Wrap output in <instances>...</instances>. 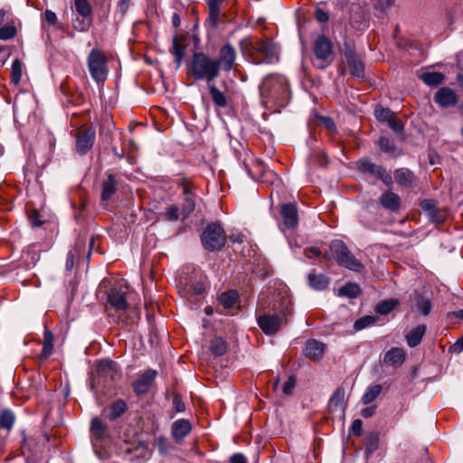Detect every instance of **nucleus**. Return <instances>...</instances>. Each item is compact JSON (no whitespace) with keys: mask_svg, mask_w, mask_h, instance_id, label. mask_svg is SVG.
Instances as JSON below:
<instances>
[{"mask_svg":"<svg viewBox=\"0 0 463 463\" xmlns=\"http://www.w3.org/2000/svg\"><path fill=\"white\" fill-rule=\"evenodd\" d=\"M296 384V378L295 376L291 375L288 377V379L285 382L282 387V392L286 395H289L292 393L293 389Z\"/></svg>","mask_w":463,"mask_h":463,"instance_id":"52","label":"nucleus"},{"mask_svg":"<svg viewBox=\"0 0 463 463\" xmlns=\"http://www.w3.org/2000/svg\"><path fill=\"white\" fill-rule=\"evenodd\" d=\"M375 410H376V406L375 405L366 407V408L362 410L361 415L364 418H366V419L370 418V417H372L374 414Z\"/></svg>","mask_w":463,"mask_h":463,"instance_id":"61","label":"nucleus"},{"mask_svg":"<svg viewBox=\"0 0 463 463\" xmlns=\"http://www.w3.org/2000/svg\"><path fill=\"white\" fill-rule=\"evenodd\" d=\"M382 390L383 387L381 384L369 386L361 399L362 402L364 404L372 403L380 395Z\"/></svg>","mask_w":463,"mask_h":463,"instance_id":"36","label":"nucleus"},{"mask_svg":"<svg viewBox=\"0 0 463 463\" xmlns=\"http://www.w3.org/2000/svg\"><path fill=\"white\" fill-rule=\"evenodd\" d=\"M260 93L261 102L266 107L284 108L290 99L288 82L282 75L265 77L260 85Z\"/></svg>","mask_w":463,"mask_h":463,"instance_id":"1","label":"nucleus"},{"mask_svg":"<svg viewBox=\"0 0 463 463\" xmlns=\"http://www.w3.org/2000/svg\"><path fill=\"white\" fill-rule=\"evenodd\" d=\"M420 208L428 214L430 219L435 222H441L444 220V215L437 208L436 203L430 199H425L420 203Z\"/></svg>","mask_w":463,"mask_h":463,"instance_id":"26","label":"nucleus"},{"mask_svg":"<svg viewBox=\"0 0 463 463\" xmlns=\"http://www.w3.org/2000/svg\"><path fill=\"white\" fill-rule=\"evenodd\" d=\"M351 430L354 435L360 437L363 433V421L360 419H356L353 421Z\"/></svg>","mask_w":463,"mask_h":463,"instance_id":"54","label":"nucleus"},{"mask_svg":"<svg viewBox=\"0 0 463 463\" xmlns=\"http://www.w3.org/2000/svg\"><path fill=\"white\" fill-rule=\"evenodd\" d=\"M118 180L113 174H109L108 178L102 183L101 200L109 201L117 192Z\"/></svg>","mask_w":463,"mask_h":463,"instance_id":"27","label":"nucleus"},{"mask_svg":"<svg viewBox=\"0 0 463 463\" xmlns=\"http://www.w3.org/2000/svg\"><path fill=\"white\" fill-rule=\"evenodd\" d=\"M127 409L128 405L126 402L122 399H118L109 406L108 418L110 420H114L120 417L127 411Z\"/></svg>","mask_w":463,"mask_h":463,"instance_id":"32","label":"nucleus"},{"mask_svg":"<svg viewBox=\"0 0 463 463\" xmlns=\"http://www.w3.org/2000/svg\"><path fill=\"white\" fill-rule=\"evenodd\" d=\"M165 219L170 222H175L179 218V208L175 204H172L165 213Z\"/></svg>","mask_w":463,"mask_h":463,"instance_id":"50","label":"nucleus"},{"mask_svg":"<svg viewBox=\"0 0 463 463\" xmlns=\"http://www.w3.org/2000/svg\"><path fill=\"white\" fill-rule=\"evenodd\" d=\"M188 73L196 80L213 81L220 74L217 61L203 52H194L187 65Z\"/></svg>","mask_w":463,"mask_h":463,"instance_id":"3","label":"nucleus"},{"mask_svg":"<svg viewBox=\"0 0 463 463\" xmlns=\"http://www.w3.org/2000/svg\"><path fill=\"white\" fill-rule=\"evenodd\" d=\"M157 375V372L153 369L145 371L137 381L133 383V389L136 394L142 395L146 393Z\"/></svg>","mask_w":463,"mask_h":463,"instance_id":"13","label":"nucleus"},{"mask_svg":"<svg viewBox=\"0 0 463 463\" xmlns=\"http://www.w3.org/2000/svg\"><path fill=\"white\" fill-rule=\"evenodd\" d=\"M379 436L376 433H372L366 436L364 440L365 452L367 455H372L378 449L379 447Z\"/></svg>","mask_w":463,"mask_h":463,"instance_id":"42","label":"nucleus"},{"mask_svg":"<svg viewBox=\"0 0 463 463\" xmlns=\"http://www.w3.org/2000/svg\"><path fill=\"white\" fill-rule=\"evenodd\" d=\"M358 170L363 174L374 176L381 180L385 185H392L393 181L392 175L382 165L372 163L367 158H363L358 163Z\"/></svg>","mask_w":463,"mask_h":463,"instance_id":"9","label":"nucleus"},{"mask_svg":"<svg viewBox=\"0 0 463 463\" xmlns=\"http://www.w3.org/2000/svg\"><path fill=\"white\" fill-rule=\"evenodd\" d=\"M378 146L383 152L389 154L393 157H397L402 155V150L397 147L394 143L388 137H380L378 140Z\"/></svg>","mask_w":463,"mask_h":463,"instance_id":"30","label":"nucleus"},{"mask_svg":"<svg viewBox=\"0 0 463 463\" xmlns=\"http://www.w3.org/2000/svg\"><path fill=\"white\" fill-rule=\"evenodd\" d=\"M96 133L93 129H86L78 134L76 138V150L80 155H86L93 146Z\"/></svg>","mask_w":463,"mask_h":463,"instance_id":"16","label":"nucleus"},{"mask_svg":"<svg viewBox=\"0 0 463 463\" xmlns=\"http://www.w3.org/2000/svg\"><path fill=\"white\" fill-rule=\"evenodd\" d=\"M107 61L106 55L98 48L92 49L87 57L90 74L97 83L104 82L108 77Z\"/></svg>","mask_w":463,"mask_h":463,"instance_id":"8","label":"nucleus"},{"mask_svg":"<svg viewBox=\"0 0 463 463\" xmlns=\"http://www.w3.org/2000/svg\"><path fill=\"white\" fill-rule=\"evenodd\" d=\"M344 54L351 74L358 78L362 77L364 75V64L350 45H345Z\"/></svg>","mask_w":463,"mask_h":463,"instance_id":"17","label":"nucleus"},{"mask_svg":"<svg viewBox=\"0 0 463 463\" xmlns=\"http://www.w3.org/2000/svg\"><path fill=\"white\" fill-rule=\"evenodd\" d=\"M96 370L98 382L104 385L114 383L119 376V368L117 363L111 360H100L97 363Z\"/></svg>","mask_w":463,"mask_h":463,"instance_id":"10","label":"nucleus"},{"mask_svg":"<svg viewBox=\"0 0 463 463\" xmlns=\"http://www.w3.org/2000/svg\"><path fill=\"white\" fill-rule=\"evenodd\" d=\"M289 305V301L283 302V307L280 310L273 314L265 313L257 318L258 326L265 335H275L283 325L288 323V317L291 315Z\"/></svg>","mask_w":463,"mask_h":463,"instance_id":"5","label":"nucleus"},{"mask_svg":"<svg viewBox=\"0 0 463 463\" xmlns=\"http://www.w3.org/2000/svg\"><path fill=\"white\" fill-rule=\"evenodd\" d=\"M16 34V28L13 25L0 27V40H10Z\"/></svg>","mask_w":463,"mask_h":463,"instance_id":"49","label":"nucleus"},{"mask_svg":"<svg viewBox=\"0 0 463 463\" xmlns=\"http://www.w3.org/2000/svg\"><path fill=\"white\" fill-rule=\"evenodd\" d=\"M203 247L209 251L222 250L226 242V233L221 224L211 222L207 224L201 234Z\"/></svg>","mask_w":463,"mask_h":463,"instance_id":"7","label":"nucleus"},{"mask_svg":"<svg viewBox=\"0 0 463 463\" xmlns=\"http://www.w3.org/2000/svg\"><path fill=\"white\" fill-rule=\"evenodd\" d=\"M22 74V62L20 61V60L15 59L13 61L11 68V82L14 85H18L20 83Z\"/></svg>","mask_w":463,"mask_h":463,"instance_id":"46","label":"nucleus"},{"mask_svg":"<svg viewBox=\"0 0 463 463\" xmlns=\"http://www.w3.org/2000/svg\"><path fill=\"white\" fill-rule=\"evenodd\" d=\"M227 0H206L208 6V22L213 29L219 26L221 5Z\"/></svg>","mask_w":463,"mask_h":463,"instance_id":"22","label":"nucleus"},{"mask_svg":"<svg viewBox=\"0 0 463 463\" xmlns=\"http://www.w3.org/2000/svg\"><path fill=\"white\" fill-rule=\"evenodd\" d=\"M420 79L428 86H438L443 83L445 75L437 71H427L420 75Z\"/></svg>","mask_w":463,"mask_h":463,"instance_id":"31","label":"nucleus"},{"mask_svg":"<svg viewBox=\"0 0 463 463\" xmlns=\"http://www.w3.org/2000/svg\"><path fill=\"white\" fill-rule=\"evenodd\" d=\"M173 405L176 412H183L185 410L184 402L179 394L174 395Z\"/></svg>","mask_w":463,"mask_h":463,"instance_id":"53","label":"nucleus"},{"mask_svg":"<svg viewBox=\"0 0 463 463\" xmlns=\"http://www.w3.org/2000/svg\"><path fill=\"white\" fill-rule=\"evenodd\" d=\"M379 203L384 209L392 212H398L401 208L400 196L392 191L383 192L379 197Z\"/></svg>","mask_w":463,"mask_h":463,"instance_id":"23","label":"nucleus"},{"mask_svg":"<svg viewBox=\"0 0 463 463\" xmlns=\"http://www.w3.org/2000/svg\"><path fill=\"white\" fill-rule=\"evenodd\" d=\"M434 100L442 108H449L457 104L458 96L452 89L443 87L436 92Z\"/></svg>","mask_w":463,"mask_h":463,"instance_id":"18","label":"nucleus"},{"mask_svg":"<svg viewBox=\"0 0 463 463\" xmlns=\"http://www.w3.org/2000/svg\"><path fill=\"white\" fill-rule=\"evenodd\" d=\"M307 279L309 287L315 290L326 289L330 282L329 278L324 274L309 273Z\"/></svg>","mask_w":463,"mask_h":463,"instance_id":"29","label":"nucleus"},{"mask_svg":"<svg viewBox=\"0 0 463 463\" xmlns=\"http://www.w3.org/2000/svg\"><path fill=\"white\" fill-rule=\"evenodd\" d=\"M74 7L80 16H92V8L88 0H74Z\"/></svg>","mask_w":463,"mask_h":463,"instance_id":"44","label":"nucleus"},{"mask_svg":"<svg viewBox=\"0 0 463 463\" xmlns=\"http://www.w3.org/2000/svg\"><path fill=\"white\" fill-rule=\"evenodd\" d=\"M184 49L185 47L183 43L178 39L177 36H175L172 41L170 52L175 56L177 68H179L182 63Z\"/></svg>","mask_w":463,"mask_h":463,"instance_id":"33","label":"nucleus"},{"mask_svg":"<svg viewBox=\"0 0 463 463\" xmlns=\"http://www.w3.org/2000/svg\"><path fill=\"white\" fill-rule=\"evenodd\" d=\"M230 463H247V459L241 453H236L231 457Z\"/></svg>","mask_w":463,"mask_h":463,"instance_id":"62","label":"nucleus"},{"mask_svg":"<svg viewBox=\"0 0 463 463\" xmlns=\"http://www.w3.org/2000/svg\"><path fill=\"white\" fill-rule=\"evenodd\" d=\"M427 327L425 325H419L412 328L407 335H406V341L410 347H416L418 346L425 333H426Z\"/></svg>","mask_w":463,"mask_h":463,"instance_id":"28","label":"nucleus"},{"mask_svg":"<svg viewBox=\"0 0 463 463\" xmlns=\"http://www.w3.org/2000/svg\"><path fill=\"white\" fill-rule=\"evenodd\" d=\"M347 405L345 400V391L343 387H338L331 396L328 402V410L330 412H335L338 410L345 411Z\"/></svg>","mask_w":463,"mask_h":463,"instance_id":"24","label":"nucleus"},{"mask_svg":"<svg viewBox=\"0 0 463 463\" xmlns=\"http://www.w3.org/2000/svg\"><path fill=\"white\" fill-rule=\"evenodd\" d=\"M374 115L377 120L388 123L395 116V113L388 108L378 106L375 108Z\"/></svg>","mask_w":463,"mask_h":463,"instance_id":"45","label":"nucleus"},{"mask_svg":"<svg viewBox=\"0 0 463 463\" xmlns=\"http://www.w3.org/2000/svg\"><path fill=\"white\" fill-rule=\"evenodd\" d=\"M399 305L396 298H389L380 302L376 307V312L380 315H387Z\"/></svg>","mask_w":463,"mask_h":463,"instance_id":"39","label":"nucleus"},{"mask_svg":"<svg viewBox=\"0 0 463 463\" xmlns=\"http://www.w3.org/2000/svg\"><path fill=\"white\" fill-rule=\"evenodd\" d=\"M182 190L184 195L182 203V214L184 219H186L195 209L196 194L194 193V187L191 184H183Z\"/></svg>","mask_w":463,"mask_h":463,"instance_id":"15","label":"nucleus"},{"mask_svg":"<svg viewBox=\"0 0 463 463\" xmlns=\"http://www.w3.org/2000/svg\"><path fill=\"white\" fill-rule=\"evenodd\" d=\"M192 430V424L186 419H179L172 423L171 434L176 442L182 441Z\"/></svg>","mask_w":463,"mask_h":463,"instance_id":"19","label":"nucleus"},{"mask_svg":"<svg viewBox=\"0 0 463 463\" xmlns=\"http://www.w3.org/2000/svg\"><path fill=\"white\" fill-rule=\"evenodd\" d=\"M208 84L209 92L214 105L219 108H225L227 106V99L225 95L215 85Z\"/></svg>","mask_w":463,"mask_h":463,"instance_id":"35","label":"nucleus"},{"mask_svg":"<svg viewBox=\"0 0 463 463\" xmlns=\"http://www.w3.org/2000/svg\"><path fill=\"white\" fill-rule=\"evenodd\" d=\"M320 124L323 125L328 130H334L335 128L334 121L328 117H321Z\"/></svg>","mask_w":463,"mask_h":463,"instance_id":"58","label":"nucleus"},{"mask_svg":"<svg viewBox=\"0 0 463 463\" xmlns=\"http://www.w3.org/2000/svg\"><path fill=\"white\" fill-rule=\"evenodd\" d=\"M395 182L398 185L405 188H412L416 184V176L408 168H398L393 173Z\"/></svg>","mask_w":463,"mask_h":463,"instance_id":"20","label":"nucleus"},{"mask_svg":"<svg viewBox=\"0 0 463 463\" xmlns=\"http://www.w3.org/2000/svg\"><path fill=\"white\" fill-rule=\"evenodd\" d=\"M240 48L255 64H272L279 60V47L269 38L254 42L250 37H245L241 40Z\"/></svg>","mask_w":463,"mask_h":463,"instance_id":"2","label":"nucleus"},{"mask_svg":"<svg viewBox=\"0 0 463 463\" xmlns=\"http://www.w3.org/2000/svg\"><path fill=\"white\" fill-rule=\"evenodd\" d=\"M325 345L317 340L312 339L306 343L304 354L313 360H318L323 356Z\"/></svg>","mask_w":463,"mask_h":463,"instance_id":"25","label":"nucleus"},{"mask_svg":"<svg viewBox=\"0 0 463 463\" xmlns=\"http://www.w3.org/2000/svg\"><path fill=\"white\" fill-rule=\"evenodd\" d=\"M450 350L455 353H460L463 350V335L462 337L450 346Z\"/></svg>","mask_w":463,"mask_h":463,"instance_id":"63","label":"nucleus"},{"mask_svg":"<svg viewBox=\"0 0 463 463\" xmlns=\"http://www.w3.org/2000/svg\"><path fill=\"white\" fill-rule=\"evenodd\" d=\"M334 45L332 41L324 34L318 35L314 41L313 65L320 70L326 69L333 61Z\"/></svg>","mask_w":463,"mask_h":463,"instance_id":"6","label":"nucleus"},{"mask_svg":"<svg viewBox=\"0 0 463 463\" xmlns=\"http://www.w3.org/2000/svg\"><path fill=\"white\" fill-rule=\"evenodd\" d=\"M238 299V293L235 290H229L222 293L220 298V303L225 307L230 308L233 307Z\"/></svg>","mask_w":463,"mask_h":463,"instance_id":"41","label":"nucleus"},{"mask_svg":"<svg viewBox=\"0 0 463 463\" xmlns=\"http://www.w3.org/2000/svg\"><path fill=\"white\" fill-rule=\"evenodd\" d=\"M15 416L10 410H4L0 413V428L10 430L14 423Z\"/></svg>","mask_w":463,"mask_h":463,"instance_id":"40","label":"nucleus"},{"mask_svg":"<svg viewBox=\"0 0 463 463\" xmlns=\"http://www.w3.org/2000/svg\"><path fill=\"white\" fill-rule=\"evenodd\" d=\"M406 358V352L400 347H392L383 357V363L387 365L397 368L401 366Z\"/></svg>","mask_w":463,"mask_h":463,"instance_id":"21","label":"nucleus"},{"mask_svg":"<svg viewBox=\"0 0 463 463\" xmlns=\"http://www.w3.org/2000/svg\"><path fill=\"white\" fill-rule=\"evenodd\" d=\"M210 350L215 356H222L227 351L226 342L222 337H214L210 343Z\"/></svg>","mask_w":463,"mask_h":463,"instance_id":"38","label":"nucleus"},{"mask_svg":"<svg viewBox=\"0 0 463 463\" xmlns=\"http://www.w3.org/2000/svg\"><path fill=\"white\" fill-rule=\"evenodd\" d=\"M361 294V288L356 283H346L338 291L341 297L355 298Z\"/></svg>","mask_w":463,"mask_h":463,"instance_id":"37","label":"nucleus"},{"mask_svg":"<svg viewBox=\"0 0 463 463\" xmlns=\"http://www.w3.org/2000/svg\"><path fill=\"white\" fill-rule=\"evenodd\" d=\"M415 307L422 315L428 316L431 310V301L430 298H424L419 292L414 293Z\"/></svg>","mask_w":463,"mask_h":463,"instance_id":"34","label":"nucleus"},{"mask_svg":"<svg viewBox=\"0 0 463 463\" xmlns=\"http://www.w3.org/2000/svg\"><path fill=\"white\" fill-rule=\"evenodd\" d=\"M156 442V445L158 449V451L163 454L166 451V439L165 438L160 436L158 438L156 439L155 440Z\"/></svg>","mask_w":463,"mask_h":463,"instance_id":"57","label":"nucleus"},{"mask_svg":"<svg viewBox=\"0 0 463 463\" xmlns=\"http://www.w3.org/2000/svg\"><path fill=\"white\" fill-rule=\"evenodd\" d=\"M90 430L93 435L98 438H101L105 434L106 429L99 418H94L91 420Z\"/></svg>","mask_w":463,"mask_h":463,"instance_id":"48","label":"nucleus"},{"mask_svg":"<svg viewBox=\"0 0 463 463\" xmlns=\"http://www.w3.org/2000/svg\"><path fill=\"white\" fill-rule=\"evenodd\" d=\"M283 224L288 229H294L298 223V206L294 203H284L280 209Z\"/></svg>","mask_w":463,"mask_h":463,"instance_id":"14","label":"nucleus"},{"mask_svg":"<svg viewBox=\"0 0 463 463\" xmlns=\"http://www.w3.org/2000/svg\"><path fill=\"white\" fill-rule=\"evenodd\" d=\"M389 127L395 134H401L403 131V125L395 116L388 122Z\"/></svg>","mask_w":463,"mask_h":463,"instance_id":"51","label":"nucleus"},{"mask_svg":"<svg viewBox=\"0 0 463 463\" xmlns=\"http://www.w3.org/2000/svg\"><path fill=\"white\" fill-rule=\"evenodd\" d=\"M44 19L50 24H55L57 23V15L52 10H46L44 13Z\"/></svg>","mask_w":463,"mask_h":463,"instance_id":"59","label":"nucleus"},{"mask_svg":"<svg viewBox=\"0 0 463 463\" xmlns=\"http://www.w3.org/2000/svg\"><path fill=\"white\" fill-rule=\"evenodd\" d=\"M30 222L33 227H40L43 221L41 220V215L38 212L34 211L29 215Z\"/></svg>","mask_w":463,"mask_h":463,"instance_id":"55","label":"nucleus"},{"mask_svg":"<svg viewBox=\"0 0 463 463\" xmlns=\"http://www.w3.org/2000/svg\"><path fill=\"white\" fill-rule=\"evenodd\" d=\"M305 255L307 257V258H312V257H318L321 255V251L317 247H310L308 249H307L305 250Z\"/></svg>","mask_w":463,"mask_h":463,"instance_id":"60","label":"nucleus"},{"mask_svg":"<svg viewBox=\"0 0 463 463\" xmlns=\"http://www.w3.org/2000/svg\"><path fill=\"white\" fill-rule=\"evenodd\" d=\"M395 0H378L377 5L382 10L389 8L394 5Z\"/></svg>","mask_w":463,"mask_h":463,"instance_id":"64","label":"nucleus"},{"mask_svg":"<svg viewBox=\"0 0 463 463\" xmlns=\"http://www.w3.org/2000/svg\"><path fill=\"white\" fill-rule=\"evenodd\" d=\"M377 317L364 316L354 322V328L356 331L362 330L367 326H373L377 322Z\"/></svg>","mask_w":463,"mask_h":463,"instance_id":"47","label":"nucleus"},{"mask_svg":"<svg viewBox=\"0 0 463 463\" xmlns=\"http://www.w3.org/2000/svg\"><path fill=\"white\" fill-rule=\"evenodd\" d=\"M91 16H80L72 21V26L78 32H87L91 25Z\"/></svg>","mask_w":463,"mask_h":463,"instance_id":"43","label":"nucleus"},{"mask_svg":"<svg viewBox=\"0 0 463 463\" xmlns=\"http://www.w3.org/2000/svg\"><path fill=\"white\" fill-rule=\"evenodd\" d=\"M324 258L326 260L334 259L339 266L353 271L360 272L364 269L362 262L354 257L347 245L341 240H334L330 242L329 250L324 254Z\"/></svg>","mask_w":463,"mask_h":463,"instance_id":"4","label":"nucleus"},{"mask_svg":"<svg viewBox=\"0 0 463 463\" xmlns=\"http://www.w3.org/2000/svg\"><path fill=\"white\" fill-rule=\"evenodd\" d=\"M127 290L119 288H112L107 294L108 303L117 311H126L128 308V303L126 298Z\"/></svg>","mask_w":463,"mask_h":463,"instance_id":"12","label":"nucleus"},{"mask_svg":"<svg viewBox=\"0 0 463 463\" xmlns=\"http://www.w3.org/2000/svg\"><path fill=\"white\" fill-rule=\"evenodd\" d=\"M237 58L236 49L230 43H227L220 49L219 58L215 59L219 71L221 68L226 72L232 70Z\"/></svg>","mask_w":463,"mask_h":463,"instance_id":"11","label":"nucleus"},{"mask_svg":"<svg viewBox=\"0 0 463 463\" xmlns=\"http://www.w3.org/2000/svg\"><path fill=\"white\" fill-rule=\"evenodd\" d=\"M315 16H316V19L319 22V23H326L328 21L329 19V14L328 13H326V11H324L323 9H320V8H317L316 10V13H315Z\"/></svg>","mask_w":463,"mask_h":463,"instance_id":"56","label":"nucleus"}]
</instances>
